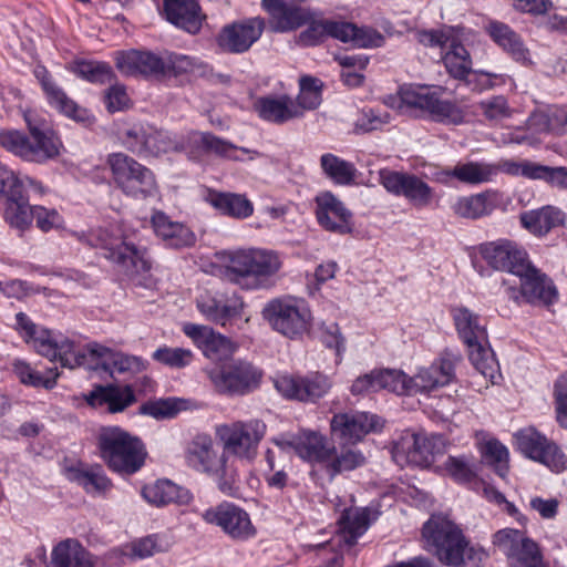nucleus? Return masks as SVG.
Instances as JSON below:
<instances>
[{
	"mask_svg": "<svg viewBox=\"0 0 567 567\" xmlns=\"http://www.w3.org/2000/svg\"><path fill=\"white\" fill-rule=\"evenodd\" d=\"M70 70L79 78L94 84L110 83L114 79V72L106 62L76 60L70 65Z\"/></svg>",
	"mask_w": 567,
	"mask_h": 567,
	"instance_id": "nucleus-53",
	"label": "nucleus"
},
{
	"mask_svg": "<svg viewBox=\"0 0 567 567\" xmlns=\"http://www.w3.org/2000/svg\"><path fill=\"white\" fill-rule=\"evenodd\" d=\"M517 449L528 458L547 466L555 473L567 468V455L546 435L535 427H525L515 433Z\"/></svg>",
	"mask_w": 567,
	"mask_h": 567,
	"instance_id": "nucleus-20",
	"label": "nucleus"
},
{
	"mask_svg": "<svg viewBox=\"0 0 567 567\" xmlns=\"http://www.w3.org/2000/svg\"><path fill=\"white\" fill-rule=\"evenodd\" d=\"M380 390H386L399 395H413L412 377L403 371L381 369L378 370Z\"/></svg>",
	"mask_w": 567,
	"mask_h": 567,
	"instance_id": "nucleus-56",
	"label": "nucleus"
},
{
	"mask_svg": "<svg viewBox=\"0 0 567 567\" xmlns=\"http://www.w3.org/2000/svg\"><path fill=\"white\" fill-rule=\"evenodd\" d=\"M96 446L106 466L121 475L138 472L147 456L143 441L117 425L102 426L96 434Z\"/></svg>",
	"mask_w": 567,
	"mask_h": 567,
	"instance_id": "nucleus-7",
	"label": "nucleus"
},
{
	"mask_svg": "<svg viewBox=\"0 0 567 567\" xmlns=\"http://www.w3.org/2000/svg\"><path fill=\"white\" fill-rule=\"evenodd\" d=\"M185 458L193 470L213 478L223 494L235 495L239 480L237 465L228 461L224 451L218 453L210 435L202 433L194 436L186 447Z\"/></svg>",
	"mask_w": 567,
	"mask_h": 567,
	"instance_id": "nucleus-8",
	"label": "nucleus"
},
{
	"mask_svg": "<svg viewBox=\"0 0 567 567\" xmlns=\"http://www.w3.org/2000/svg\"><path fill=\"white\" fill-rule=\"evenodd\" d=\"M34 76L40 82L49 104L55 107L65 116L78 122L87 120V111L79 106L65 92L53 81L45 66L39 65L34 69Z\"/></svg>",
	"mask_w": 567,
	"mask_h": 567,
	"instance_id": "nucleus-34",
	"label": "nucleus"
},
{
	"mask_svg": "<svg viewBox=\"0 0 567 567\" xmlns=\"http://www.w3.org/2000/svg\"><path fill=\"white\" fill-rule=\"evenodd\" d=\"M52 567H96L95 557L76 539L59 542L51 551Z\"/></svg>",
	"mask_w": 567,
	"mask_h": 567,
	"instance_id": "nucleus-41",
	"label": "nucleus"
},
{
	"mask_svg": "<svg viewBox=\"0 0 567 567\" xmlns=\"http://www.w3.org/2000/svg\"><path fill=\"white\" fill-rule=\"evenodd\" d=\"M401 100L408 106L429 113L437 122L461 124L464 121L463 110L455 102L440 99L436 92L408 89L401 92Z\"/></svg>",
	"mask_w": 567,
	"mask_h": 567,
	"instance_id": "nucleus-25",
	"label": "nucleus"
},
{
	"mask_svg": "<svg viewBox=\"0 0 567 567\" xmlns=\"http://www.w3.org/2000/svg\"><path fill=\"white\" fill-rule=\"evenodd\" d=\"M141 494L148 504L157 507L167 506L169 504L185 505L193 499V495L187 488L167 478H161L145 485Z\"/></svg>",
	"mask_w": 567,
	"mask_h": 567,
	"instance_id": "nucleus-39",
	"label": "nucleus"
},
{
	"mask_svg": "<svg viewBox=\"0 0 567 567\" xmlns=\"http://www.w3.org/2000/svg\"><path fill=\"white\" fill-rule=\"evenodd\" d=\"M200 518L208 525L219 527L236 542L249 540L257 534L248 512L233 502L223 501L208 507L200 513Z\"/></svg>",
	"mask_w": 567,
	"mask_h": 567,
	"instance_id": "nucleus-17",
	"label": "nucleus"
},
{
	"mask_svg": "<svg viewBox=\"0 0 567 567\" xmlns=\"http://www.w3.org/2000/svg\"><path fill=\"white\" fill-rule=\"evenodd\" d=\"M14 330L38 354L59 362L62 368L81 367L86 361V354H90L96 361L95 369L101 368L111 375L138 373L145 369L140 357L116 352L96 342L89 343L83 349L80 343L61 332L37 324L24 312L16 315Z\"/></svg>",
	"mask_w": 567,
	"mask_h": 567,
	"instance_id": "nucleus-1",
	"label": "nucleus"
},
{
	"mask_svg": "<svg viewBox=\"0 0 567 567\" xmlns=\"http://www.w3.org/2000/svg\"><path fill=\"white\" fill-rule=\"evenodd\" d=\"M315 216L326 231L344 236L354 230L353 213L331 192H322L315 197Z\"/></svg>",
	"mask_w": 567,
	"mask_h": 567,
	"instance_id": "nucleus-24",
	"label": "nucleus"
},
{
	"mask_svg": "<svg viewBox=\"0 0 567 567\" xmlns=\"http://www.w3.org/2000/svg\"><path fill=\"white\" fill-rule=\"evenodd\" d=\"M206 202L220 215L234 219H246L254 214V204L244 194L209 190Z\"/></svg>",
	"mask_w": 567,
	"mask_h": 567,
	"instance_id": "nucleus-43",
	"label": "nucleus"
},
{
	"mask_svg": "<svg viewBox=\"0 0 567 567\" xmlns=\"http://www.w3.org/2000/svg\"><path fill=\"white\" fill-rule=\"evenodd\" d=\"M162 14L173 25L193 34L200 31L205 20L197 0H163Z\"/></svg>",
	"mask_w": 567,
	"mask_h": 567,
	"instance_id": "nucleus-35",
	"label": "nucleus"
},
{
	"mask_svg": "<svg viewBox=\"0 0 567 567\" xmlns=\"http://www.w3.org/2000/svg\"><path fill=\"white\" fill-rule=\"evenodd\" d=\"M184 334L192 340L204 357L214 362H221L230 358L235 351L233 341L216 332L212 327L186 322L182 327Z\"/></svg>",
	"mask_w": 567,
	"mask_h": 567,
	"instance_id": "nucleus-27",
	"label": "nucleus"
},
{
	"mask_svg": "<svg viewBox=\"0 0 567 567\" xmlns=\"http://www.w3.org/2000/svg\"><path fill=\"white\" fill-rule=\"evenodd\" d=\"M112 179L123 194L135 199L153 197L158 192L154 173L135 158L124 153L107 156Z\"/></svg>",
	"mask_w": 567,
	"mask_h": 567,
	"instance_id": "nucleus-12",
	"label": "nucleus"
},
{
	"mask_svg": "<svg viewBox=\"0 0 567 567\" xmlns=\"http://www.w3.org/2000/svg\"><path fill=\"white\" fill-rule=\"evenodd\" d=\"M299 109L288 94H268L257 97L252 103V110L259 118L278 125L300 118Z\"/></svg>",
	"mask_w": 567,
	"mask_h": 567,
	"instance_id": "nucleus-32",
	"label": "nucleus"
},
{
	"mask_svg": "<svg viewBox=\"0 0 567 567\" xmlns=\"http://www.w3.org/2000/svg\"><path fill=\"white\" fill-rule=\"evenodd\" d=\"M66 475L69 481L76 483L85 493L92 496H104L113 487L112 481L100 465L79 464L71 466L68 468Z\"/></svg>",
	"mask_w": 567,
	"mask_h": 567,
	"instance_id": "nucleus-42",
	"label": "nucleus"
},
{
	"mask_svg": "<svg viewBox=\"0 0 567 567\" xmlns=\"http://www.w3.org/2000/svg\"><path fill=\"white\" fill-rule=\"evenodd\" d=\"M30 220L28 223V229L32 225V220H35L37 227L43 233H48L54 228H59L63 225V218L59 212L54 208L49 209L40 205H30Z\"/></svg>",
	"mask_w": 567,
	"mask_h": 567,
	"instance_id": "nucleus-58",
	"label": "nucleus"
},
{
	"mask_svg": "<svg viewBox=\"0 0 567 567\" xmlns=\"http://www.w3.org/2000/svg\"><path fill=\"white\" fill-rule=\"evenodd\" d=\"M28 134L0 131V146L24 162L44 164L60 155L62 142L49 122L33 112L24 113Z\"/></svg>",
	"mask_w": 567,
	"mask_h": 567,
	"instance_id": "nucleus-6",
	"label": "nucleus"
},
{
	"mask_svg": "<svg viewBox=\"0 0 567 567\" xmlns=\"http://www.w3.org/2000/svg\"><path fill=\"white\" fill-rule=\"evenodd\" d=\"M116 68L124 75L164 76V54L128 50L116 53Z\"/></svg>",
	"mask_w": 567,
	"mask_h": 567,
	"instance_id": "nucleus-30",
	"label": "nucleus"
},
{
	"mask_svg": "<svg viewBox=\"0 0 567 567\" xmlns=\"http://www.w3.org/2000/svg\"><path fill=\"white\" fill-rule=\"evenodd\" d=\"M471 260L481 277H489L493 271L517 276L529 261V255L515 240L497 238L474 246Z\"/></svg>",
	"mask_w": 567,
	"mask_h": 567,
	"instance_id": "nucleus-11",
	"label": "nucleus"
},
{
	"mask_svg": "<svg viewBox=\"0 0 567 567\" xmlns=\"http://www.w3.org/2000/svg\"><path fill=\"white\" fill-rule=\"evenodd\" d=\"M266 468L262 473L266 485L271 489L284 491L289 485L290 477L285 466L280 464L275 451L265 452Z\"/></svg>",
	"mask_w": 567,
	"mask_h": 567,
	"instance_id": "nucleus-55",
	"label": "nucleus"
},
{
	"mask_svg": "<svg viewBox=\"0 0 567 567\" xmlns=\"http://www.w3.org/2000/svg\"><path fill=\"white\" fill-rule=\"evenodd\" d=\"M455 38L452 29L422 30L417 33V41L430 48L439 47L443 51L449 47Z\"/></svg>",
	"mask_w": 567,
	"mask_h": 567,
	"instance_id": "nucleus-63",
	"label": "nucleus"
},
{
	"mask_svg": "<svg viewBox=\"0 0 567 567\" xmlns=\"http://www.w3.org/2000/svg\"><path fill=\"white\" fill-rule=\"evenodd\" d=\"M492 544L512 567H534L543 560L540 545L516 528H503L492 536Z\"/></svg>",
	"mask_w": 567,
	"mask_h": 567,
	"instance_id": "nucleus-18",
	"label": "nucleus"
},
{
	"mask_svg": "<svg viewBox=\"0 0 567 567\" xmlns=\"http://www.w3.org/2000/svg\"><path fill=\"white\" fill-rule=\"evenodd\" d=\"M322 82L313 76L305 75L299 80V93L293 99V104L298 105L300 117L303 116L306 111L317 109L322 101Z\"/></svg>",
	"mask_w": 567,
	"mask_h": 567,
	"instance_id": "nucleus-54",
	"label": "nucleus"
},
{
	"mask_svg": "<svg viewBox=\"0 0 567 567\" xmlns=\"http://www.w3.org/2000/svg\"><path fill=\"white\" fill-rule=\"evenodd\" d=\"M196 66L197 60L193 56L176 52H166L164 54V76L189 73Z\"/></svg>",
	"mask_w": 567,
	"mask_h": 567,
	"instance_id": "nucleus-61",
	"label": "nucleus"
},
{
	"mask_svg": "<svg viewBox=\"0 0 567 567\" xmlns=\"http://www.w3.org/2000/svg\"><path fill=\"white\" fill-rule=\"evenodd\" d=\"M446 440L442 434L404 432L392 449V457L401 467L405 465L429 466L436 455L443 454Z\"/></svg>",
	"mask_w": 567,
	"mask_h": 567,
	"instance_id": "nucleus-14",
	"label": "nucleus"
},
{
	"mask_svg": "<svg viewBox=\"0 0 567 567\" xmlns=\"http://www.w3.org/2000/svg\"><path fill=\"white\" fill-rule=\"evenodd\" d=\"M520 293L532 305H553L558 297L554 281L529 260L520 274Z\"/></svg>",
	"mask_w": 567,
	"mask_h": 567,
	"instance_id": "nucleus-29",
	"label": "nucleus"
},
{
	"mask_svg": "<svg viewBox=\"0 0 567 567\" xmlns=\"http://www.w3.org/2000/svg\"><path fill=\"white\" fill-rule=\"evenodd\" d=\"M218 258L223 278L245 290L270 287L282 266L276 251L261 248L225 250Z\"/></svg>",
	"mask_w": 567,
	"mask_h": 567,
	"instance_id": "nucleus-4",
	"label": "nucleus"
},
{
	"mask_svg": "<svg viewBox=\"0 0 567 567\" xmlns=\"http://www.w3.org/2000/svg\"><path fill=\"white\" fill-rule=\"evenodd\" d=\"M289 445L303 461L310 463L311 480L320 486L332 483L338 475L355 471L367 464L363 452L355 446L331 444L327 436L315 431H305L295 436Z\"/></svg>",
	"mask_w": 567,
	"mask_h": 567,
	"instance_id": "nucleus-3",
	"label": "nucleus"
},
{
	"mask_svg": "<svg viewBox=\"0 0 567 567\" xmlns=\"http://www.w3.org/2000/svg\"><path fill=\"white\" fill-rule=\"evenodd\" d=\"M266 434L267 424L257 417L234 420L215 426V435L224 453L235 464H252L258 457L259 445Z\"/></svg>",
	"mask_w": 567,
	"mask_h": 567,
	"instance_id": "nucleus-10",
	"label": "nucleus"
},
{
	"mask_svg": "<svg viewBox=\"0 0 567 567\" xmlns=\"http://www.w3.org/2000/svg\"><path fill=\"white\" fill-rule=\"evenodd\" d=\"M458 361V355L443 352L430 367L419 370L412 377L413 395L417 393L429 394L450 384L455 379V367Z\"/></svg>",
	"mask_w": 567,
	"mask_h": 567,
	"instance_id": "nucleus-28",
	"label": "nucleus"
},
{
	"mask_svg": "<svg viewBox=\"0 0 567 567\" xmlns=\"http://www.w3.org/2000/svg\"><path fill=\"white\" fill-rule=\"evenodd\" d=\"M196 308L207 321L229 328L243 319L245 302L236 292L205 290L196 298Z\"/></svg>",
	"mask_w": 567,
	"mask_h": 567,
	"instance_id": "nucleus-19",
	"label": "nucleus"
},
{
	"mask_svg": "<svg viewBox=\"0 0 567 567\" xmlns=\"http://www.w3.org/2000/svg\"><path fill=\"white\" fill-rule=\"evenodd\" d=\"M152 358L172 369H183L192 363L194 353L189 349L163 346L153 352Z\"/></svg>",
	"mask_w": 567,
	"mask_h": 567,
	"instance_id": "nucleus-57",
	"label": "nucleus"
},
{
	"mask_svg": "<svg viewBox=\"0 0 567 567\" xmlns=\"http://www.w3.org/2000/svg\"><path fill=\"white\" fill-rule=\"evenodd\" d=\"M497 173V166L486 162L458 163L453 167L454 178L468 185L491 182Z\"/></svg>",
	"mask_w": 567,
	"mask_h": 567,
	"instance_id": "nucleus-50",
	"label": "nucleus"
},
{
	"mask_svg": "<svg viewBox=\"0 0 567 567\" xmlns=\"http://www.w3.org/2000/svg\"><path fill=\"white\" fill-rule=\"evenodd\" d=\"M445 473L456 483L463 485L477 484V465L475 458L470 455H450L443 463Z\"/></svg>",
	"mask_w": 567,
	"mask_h": 567,
	"instance_id": "nucleus-51",
	"label": "nucleus"
},
{
	"mask_svg": "<svg viewBox=\"0 0 567 567\" xmlns=\"http://www.w3.org/2000/svg\"><path fill=\"white\" fill-rule=\"evenodd\" d=\"M265 20L252 17L224 25L216 35L220 51L230 54L247 52L262 35Z\"/></svg>",
	"mask_w": 567,
	"mask_h": 567,
	"instance_id": "nucleus-23",
	"label": "nucleus"
},
{
	"mask_svg": "<svg viewBox=\"0 0 567 567\" xmlns=\"http://www.w3.org/2000/svg\"><path fill=\"white\" fill-rule=\"evenodd\" d=\"M89 405L103 408L110 413L124 411L135 402V394L130 385H97L86 396Z\"/></svg>",
	"mask_w": 567,
	"mask_h": 567,
	"instance_id": "nucleus-37",
	"label": "nucleus"
},
{
	"mask_svg": "<svg viewBox=\"0 0 567 567\" xmlns=\"http://www.w3.org/2000/svg\"><path fill=\"white\" fill-rule=\"evenodd\" d=\"M468 350V358L475 369L485 378L494 379L498 371V363L492 349L488 346L487 339L485 341H477L466 346Z\"/></svg>",
	"mask_w": 567,
	"mask_h": 567,
	"instance_id": "nucleus-52",
	"label": "nucleus"
},
{
	"mask_svg": "<svg viewBox=\"0 0 567 567\" xmlns=\"http://www.w3.org/2000/svg\"><path fill=\"white\" fill-rule=\"evenodd\" d=\"M264 319L280 334L297 339L306 333L311 324V310L303 299L286 296L266 303Z\"/></svg>",
	"mask_w": 567,
	"mask_h": 567,
	"instance_id": "nucleus-13",
	"label": "nucleus"
},
{
	"mask_svg": "<svg viewBox=\"0 0 567 567\" xmlns=\"http://www.w3.org/2000/svg\"><path fill=\"white\" fill-rule=\"evenodd\" d=\"M268 14L271 18L272 30L276 32L293 31L310 20V14L306 9L287 2H282Z\"/></svg>",
	"mask_w": 567,
	"mask_h": 567,
	"instance_id": "nucleus-47",
	"label": "nucleus"
},
{
	"mask_svg": "<svg viewBox=\"0 0 567 567\" xmlns=\"http://www.w3.org/2000/svg\"><path fill=\"white\" fill-rule=\"evenodd\" d=\"M379 183L388 193L404 197L416 208L431 206L435 198L434 189L422 178L411 173L383 168L379 171Z\"/></svg>",
	"mask_w": 567,
	"mask_h": 567,
	"instance_id": "nucleus-21",
	"label": "nucleus"
},
{
	"mask_svg": "<svg viewBox=\"0 0 567 567\" xmlns=\"http://www.w3.org/2000/svg\"><path fill=\"white\" fill-rule=\"evenodd\" d=\"M328 38L327 20L313 21L309 23L298 38V42L303 47H315Z\"/></svg>",
	"mask_w": 567,
	"mask_h": 567,
	"instance_id": "nucleus-64",
	"label": "nucleus"
},
{
	"mask_svg": "<svg viewBox=\"0 0 567 567\" xmlns=\"http://www.w3.org/2000/svg\"><path fill=\"white\" fill-rule=\"evenodd\" d=\"M320 166L323 174L336 185H352L357 177L354 164L332 153H326L320 157Z\"/></svg>",
	"mask_w": 567,
	"mask_h": 567,
	"instance_id": "nucleus-48",
	"label": "nucleus"
},
{
	"mask_svg": "<svg viewBox=\"0 0 567 567\" xmlns=\"http://www.w3.org/2000/svg\"><path fill=\"white\" fill-rule=\"evenodd\" d=\"M484 116L489 121H501L511 116V109L503 95H496L480 103Z\"/></svg>",
	"mask_w": 567,
	"mask_h": 567,
	"instance_id": "nucleus-62",
	"label": "nucleus"
},
{
	"mask_svg": "<svg viewBox=\"0 0 567 567\" xmlns=\"http://www.w3.org/2000/svg\"><path fill=\"white\" fill-rule=\"evenodd\" d=\"M425 548L445 566L463 567L465 558L478 566L487 558L481 547L470 546L462 529L443 515H432L423 525Z\"/></svg>",
	"mask_w": 567,
	"mask_h": 567,
	"instance_id": "nucleus-5",
	"label": "nucleus"
},
{
	"mask_svg": "<svg viewBox=\"0 0 567 567\" xmlns=\"http://www.w3.org/2000/svg\"><path fill=\"white\" fill-rule=\"evenodd\" d=\"M390 114L380 107H364L357 120L355 126L363 132L381 130L389 124Z\"/></svg>",
	"mask_w": 567,
	"mask_h": 567,
	"instance_id": "nucleus-60",
	"label": "nucleus"
},
{
	"mask_svg": "<svg viewBox=\"0 0 567 567\" xmlns=\"http://www.w3.org/2000/svg\"><path fill=\"white\" fill-rule=\"evenodd\" d=\"M485 457L494 467L496 474L499 477L505 478L508 474L509 461V452L507 447L496 440L488 441L485 445Z\"/></svg>",
	"mask_w": 567,
	"mask_h": 567,
	"instance_id": "nucleus-59",
	"label": "nucleus"
},
{
	"mask_svg": "<svg viewBox=\"0 0 567 567\" xmlns=\"http://www.w3.org/2000/svg\"><path fill=\"white\" fill-rule=\"evenodd\" d=\"M151 224L156 237L165 247L182 249L192 247L196 243V236L187 225L173 220L164 212H154Z\"/></svg>",
	"mask_w": 567,
	"mask_h": 567,
	"instance_id": "nucleus-31",
	"label": "nucleus"
},
{
	"mask_svg": "<svg viewBox=\"0 0 567 567\" xmlns=\"http://www.w3.org/2000/svg\"><path fill=\"white\" fill-rule=\"evenodd\" d=\"M379 515L380 512L372 506L346 508L338 520L346 544L354 545Z\"/></svg>",
	"mask_w": 567,
	"mask_h": 567,
	"instance_id": "nucleus-38",
	"label": "nucleus"
},
{
	"mask_svg": "<svg viewBox=\"0 0 567 567\" xmlns=\"http://www.w3.org/2000/svg\"><path fill=\"white\" fill-rule=\"evenodd\" d=\"M12 369L21 383L33 388L51 390L56 385L58 378L60 377L58 368L55 367L41 373L34 370L30 363L20 359L13 361Z\"/></svg>",
	"mask_w": 567,
	"mask_h": 567,
	"instance_id": "nucleus-49",
	"label": "nucleus"
},
{
	"mask_svg": "<svg viewBox=\"0 0 567 567\" xmlns=\"http://www.w3.org/2000/svg\"><path fill=\"white\" fill-rule=\"evenodd\" d=\"M90 244L103 249L104 257L128 277L147 272L152 268L147 248L134 244L120 227L92 230Z\"/></svg>",
	"mask_w": 567,
	"mask_h": 567,
	"instance_id": "nucleus-9",
	"label": "nucleus"
},
{
	"mask_svg": "<svg viewBox=\"0 0 567 567\" xmlns=\"http://www.w3.org/2000/svg\"><path fill=\"white\" fill-rule=\"evenodd\" d=\"M486 31L492 40L509 54L514 61L523 65L532 63L529 50L525 47L519 34L509 25L499 21H491L486 27Z\"/></svg>",
	"mask_w": 567,
	"mask_h": 567,
	"instance_id": "nucleus-40",
	"label": "nucleus"
},
{
	"mask_svg": "<svg viewBox=\"0 0 567 567\" xmlns=\"http://www.w3.org/2000/svg\"><path fill=\"white\" fill-rule=\"evenodd\" d=\"M453 319L460 338L466 346L477 341H485L487 332L480 323V317L465 307L453 310Z\"/></svg>",
	"mask_w": 567,
	"mask_h": 567,
	"instance_id": "nucleus-46",
	"label": "nucleus"
},
{
	"mask_svg": "<svg viewBox=\"0 0 567 567\" xmlns=\"http://www.w3.org/2000/svg\"><path fill=\"white\" fill-rule=\"evenodd\" d=\"M328 38L337 39L343 43H350L355 48H380L385 43V38L375 29L358 27L347 21L327 20Z\"/></svg>",
	"mask_w": 567,
	"mask_h": 567,
	"instance_id": "nucleus-33",
	"label": "nucleus"
},
{
	"mask_svg": "<svg viewBox=\"0 0 567 567\" xmlns=\"http://www.w3.org/2000/svg\"><path fill=\"white\" fill-rule=\"evenodd\" d=\"M447 73L456 80H466L472 72V59L467 49L455 37L442 55Z\"/></svg>",
	"mask_w": 567,
	"mask_h": 567,
	"instance_id": "nucleus-45",
	"label": "nucleus"
},
{
	"mask_svg": "<svg viewBox=\"0 0 567 567\" xmlns=\"http://www.w3.org/2000/svg\"><path fill=\"white\" fill-rule=\"evenodd\" d=\"M330 378L321 372L306 375L284 374L275 380V388L285 398L300 402L316 403L331 389Z\"/></svg>",
	"mask_w": 567,
	"mask_h": 567,
	"instance_id": "nucleus-22",
	"label": "nucleus"
},
{
	"mask_svg": "<svg viewBox=\"0 0 567 567\" xmlns=\"http://www.w3.org/2000/svg\"><path fill=\"white\" fill-rule=\"evenodd\" d=\"M0 204L6 223L21 233L25 231L31 212L24 178L3 164H0Z\"/></svg>",
	"mask_w": 567,
	"mask_h": 567,
	"instance_id": "nucleus-15",
	"label": "nucleus"
},
{
	"mask_svg": "<svg viewBox=\"0 0 567 567\" xmlns=\"http://www.w3.org/2000/svg\"><path fill=\"white\" fill-rule=\"evenodd\" d=\"M565 213L554 206H545L537 210H530L522 216L525 228L536 235H546L553 228L565 224Z\"/></svg>",
	"mask_w": 567,
	"mask_h": 567,
	"instance_id": "nucleus-44",
	"label": "nucleus"
},
{
	"mask_svg": "<svg viewBox=\"0 0 567 567\" xmlns=\"http://www.w3.org/2000/svg\"><path fill=\"white\" fill-rule=\"evenodd\" d=\"M330 427L333 435L354 446L365 435L380 431L383 427V420L373 413L351 411L334 414Z\"/></svg>",
	"mask_w": 567,
	"mask_h": 567,
	"instance_id": "nucleus-26",
	"label": "nucleus"
},
{
	"mask_svg": "<svg viewBox=\"0 0 567 567\" xmlns=\"http://www.w3.org/2000/svg\"><path fill=\"white\" fill-rule=\"evenodd\" d=\"M501 204V193L487 189L482 193L457 197L451 209L461 218L474 220L491 215Z\"/></svg>",
	"mask_w": 567,
	"mask_h": 567,
	"instance_id": "nucleus-36",
	"label": "nucleus"
},
{
	"mask_svg": "<svg viewBox=\"0 0 567 567\" xmlns=\"http://www.w3.org/2000/svg\"><path fill=\"white\" fill-rule=\"evenodd\" d=\"M120 140L127 151L144 158L181 152L188 159L199 162L208 154L228 159H239V152L247 153L245 148L210 132L190 131L183 135L158 128L147 122L134 123L123 130Z\"/></svg>",
	"mask_w": 567,
	"mask_h": 567,
	"instance_id": "nucleus-2",
	"label": "nucleus"
},
{
	"mask_svg": "<svg viewBox=\"0 0 567 567\" xmlns=\"http://www.w3.org/2000/svg\"><path fill=\"white\" fill-rule=\"evenodd\" d=\"M217 392L226 395H245L259 386L262 373L250 362L225 361L208 372Z\"/></svg>",
	"mask_w": 567,
	"mask_h": 567,
	"instance_id": "nucleus-16",
	"label": "nucleus"
}]
</instances>
